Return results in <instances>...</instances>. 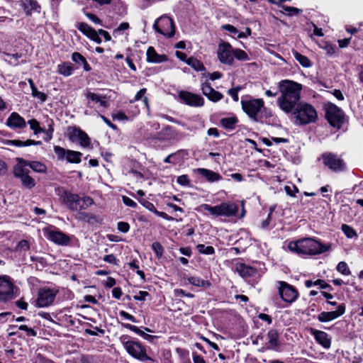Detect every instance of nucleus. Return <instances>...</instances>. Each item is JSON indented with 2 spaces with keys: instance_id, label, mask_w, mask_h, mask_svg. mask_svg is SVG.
I'll use <instances>...</instances> for the list:
<instances>
[{
  "instance_id": "obj_64",
  "label": "nucleus",
  "mask_w": 363,
  "mask_h": 363,
  "mask_svg": "<svg viewBox=\"0 0 363 363\" xmlns=\"http://www.w3.org/2000/svg\"><path fill=\"white\" fill-rule=\"evenodd\" d=\"M86 17L96 24H101V19L95 14L87 13H86Z\"/></svg>"
},
{
  "instance_id": "obj_16",
  "label": "nucleus",
  "mask_w": 363,
  "mask_h": 363,
  "mask_svg": "<svg viewBox=\"0 0 363 363\" xmlns=\"http://www.w3.org/2000/svg\"><path fill=\"white\" fill-rule=\"evenodd\" d=\"M44 235L48 240L59 245H67L70 242L69 237L57 229L45 228Z\"/></svg>"
},
{
  "instance_id": "obj_9",
  "label": "nucleus",
  "mask_w": 363,
  "mask_h": 363,
  "mask_svg": "<svg viewBox=\"0 0 363 363\" xmlns=\"http://www.w3.org/2000/svg\"><path fill=\"white\" fill-rule=\"evenodd\" d=\"M325 118L330 125L337 129H340L345 122L343 111L332 103L325 104Z\"/></svg>"
},
{
  "instance_id": "obj_11",
  "label": "nucleus",
  "mask_w": 363,
  "mask_h": 363,
  "mask_svg": "<svg viewBox=\"0 0 363 363\" xmlns=\"http://www.w3.org/2000/svg\"><path fill=\"white\" fill-rule=\"evenodd\" d=\"M278 292L281 298L287 303H294L298 297V292L292 285L284 281H278Z\"/></svg>"
},
{
  "instance_id": "obj_3",
  "label": "nucleus",
  "mask_w": 363,
  "mask_h": 363,
  "mask_svg": "<svg viewBox=\"0 0 363 363\" xmlns=\"http://www.w3.org/2000/svg\"><path fill=\"white\" fill-rule=\"evenodd\" d=\"M217 56L220 62L226 65H233L234 58L240 61L250 60L245 51L239 48L235 49L229 43L226 42H222L218 45Z\"/></svg>"
},
{
  "instance_id": "obj_24",
  "label": "nucleus",
  "mask_w": 363,
  "mask_h": 363,
  "mask_svg": "<svg viewBox=\"0 0 363 363\" xmlns=\"http://www.w3.org/2000/svg\"><path fill=\"white\" fill-rule=\"evenodd\" d=\"M86 98L88 100L87 106L92 107L91 103L98 104L99 106L106 108L108 103L105 101V97L95 93L87 91L85 94Z\"/></svg>"
},
{
  "instance_id": "obj_23",
  "label": "nucleus",
  "mask_w": 363,
  "mask_h": 363,
  "mask_svg": "<svg viewBox=\"0 0 363 363\" xmlns=\"http://www.w3.org/2000/svg\"><path fill=\"white\" fill-rule=\"evenodd\" d=\"M311 334L316 342L325 349H329L331 345V339L328 334L322 330L311 329Z\"/></svg>"
},
{
  "instance_id": "obj_30",
  "label": "nucleus",
  "mask_w": 363,
  "mask_h": 363,
  "mask_svg": "<svg viewBox=\"0 0 363 363\" xmlns=\"http://www.w3.org/2000/svg\"><path fill=\"white\" fill-rule=\"evenodd\" d=\"M57 72L65 77H69L73 74L74 67L69 62H63L57 65Z\"/></svg>"
},
{
  "instance_id": "obj_31",
  "label": "nucleus",
  "mask_w": 363,
  "mask_h": 363,
  "mask_svg": "<svg viewBox=\"0 0 363 363\" xmlns=\"http://www.w3.org/2000/svg\"><path fill=\"white\" fill-rule=\"evenodd\" d=\"M26 167H29L30 169H32L33 171L36 172L45 173L47 171L46 166L40 162L26 160Z\"/></svg>"
},
{
  "instance_id": "obj_42",
  "label": "nucleus",
  "mask_w": 363,
  "mask_h": 363,
  "mask_svg": "<svg viewBox=\"0 0 363 363\" xmlns=\"http://www.w3.org/2000/svg\"><path fill=\"white\" fill-rule=\"evenodd\" d=\"M28 123L30 125V128L34 131L35 135L44 131L43 129L40 128L39 122L35 119L29 120Z\"/></svg>"
},
{
  "instance_id": "obj_13",
  "label": "nucleus",
  "mask_w": 363,
  "mask_h": 363,
  "mask_svg": "<svg viewBox=\"0 0 363 363\" xmlns=\"http://www.w3.org/2000/svg\"><path fill=\"white\" fill-rule=\"evenodd\" d=\"M323 164L333 172H342L345 169V164L344 161L331 152H325L322 155Z\"/></svg>"
},
{
  "instance_id": "obj_21",
  "label": "nucleus",
  "mask_w": 363,
  "mask_h": 363,
  "mask_svg": "<svg viewBox=\"0 0 363 363\" xmlns=\"http://www.w3.org/2000/svg\"><path fill=\"white\" fill-rule=\"evenodd\" d=\"M176 135L175 130L169 125H166L152 136V140L168 141L174 139Z\"/></svg>"
},
{
  "instance_id": "obj_50",
  "label": "nucleus",
  "mask_w": 363,
  "mask_h": 363,
  "mask_svg": "<svg viewBox=\"0 0 363 363\" xmlns=\"http://www.w3.org/2000/svg\"><path fill=\"white\" fill-rule=\"evenodd\" d=\"M142 205L147 208V210L153 212L155 214L156 213V211H157L154 206V204L148 201L143 200L140 201Z\"/></svg>"
},
{
  "instance_id": "obj_54",
  "label": "nucleus",
  "mask_w": 363,
  "mask_h": 363,
  "mask_svg": "<svg viewBox=\"0 0 363 363\" xmlns=\"http://www.w3.org/2000/svg\"><path fill=\"white\" fill-rule=\"evenodd\" d=\"M174 293L175 296H177V297L187 296L189 298H193L194 296V294H192L191 293H186L184 291V290L181 289H174Z\"/></svg>"
},
{
  "instance_id": "obj_5",
  "label": "nucleus",
  "mask_w": 363,
  "mask_h": 363,
  "mask_svg": "<svg viewBox=\"0 0 363 363\" xmlns=\"http://www.w3.org/2000/svg\"><path fill=\"white\" fill-rule=\"evenodd\" d=\"M62 203L72 211H80L86 209L94 203L89 196L80 197L77 194L64 191L60 195Z\"/></svg>"
},
{
  "instance_id": "obj_10",
  "label": "nucleus",
  "mask_w": 363,
  "mask_h": 363,
  "mask_svg": "<svg viewBox=\"0 0 363 363\" xmlns=\"http://www.w3.org/2000/svg\"><path fill=\"white\" fill-rule=\"evenodd\" d=\"M155 30L168 38L172 37L175 33V26L173 20L164 15L158 18L153 24Z\"/></svg>"
},
{
  "instance_id": "obj_22",
  "label": "nucleus",
  "mask_w": 363,
  "mask_h": 363,
  "mask_svg": "<svg viewBox=\"0 0 363 363\" xmlns=\"http://www.w3.org/2000/svg\"><path fill=\"white\" fill-rule=\"evenodd\" d=\"M6 124L12 129L24 128L26 127L25 119L16 112H13L10 114Z\"/></svg>"
},
{
  "instance_id": "obj_19",
  "label": "nucleus",
  "mask_w": 363,
  "mask_h": 363,
  "mask_svg": "<svg viewBox=\"0 0 363 363\" xmlns=\"http://www.w3.org/2000/svg\"><path fill=\"white\" fill-rule=\"evenodd\" d=\"M346 307L345 303L337 306V310L333 311H323L317 317L320 323H327L332 321L340 317L345 313Z\"/></svg>"
},
{
  "instance_id": "obj_52",
  "label": "nucleus",
  "mask_w": 363,
  "mask_h": 363,
  "mask_svg": "<svg viewBox=\"0 0 363 363\" xmlns=\"http://www.w3.org/2000/svg\"><path fill=\"white\" fill-rule=\"evenodd\" d=\"M222 29L227 30L238 36V33H240L238 29L230 24H225L221 26Z\"/></svg>"
},
{
  "instance_id": "obj_48",
  "label": "nucleus",
  "mask_w": 363,
  "mask_h": 363,
  "mask_svg": "<svg viewBox=\"0 0 363 363\" xmlns=\"http://www.w3.org/2000/svg\"><path fill=\"white\" fill-rule=\"evenodd\" d=\"M177 182L182 186H189L190 184V180L188 176L186 174L178 177Z\"/></svg>"
},
{
  "instance_id": "obj_53",
  "label": "nucleus",
  "mask_w": 363,
  "mask_h": 363,
  "mask_svg": "<svg viewBox=\"0 0 363 363\" xmlns=\"http://www.w3.org/2000/svg\"><path fill=\"white\" fill-rule=\"evenodd\" d=\"M72 60L76 63H82L86 60L85 57L79 52H73L72 55Z\"/></svg>"
},
{
  "instance_id": "obj_18",
  "label": "nucleus",
  "mask_w": 363,
  "mask_h": 363,
  "mask_svg": "<svg viewBox=\"0 0 363 363\" xmlns=\"http://www.w3.org/2000/svg\"><path fill=\"white\" fill-rule=\"evenodd\" d=\"M68 135L72 142H78L83 147H87L90 145L91 140L89 137L85 132L79 128H69Z\"/></svg>"
},
{
  "instance_id": "obj_49",
  "label": "nucleus",
  "mask_w": 363,
  "mask_h": 363,
  "mask_svg": "<svg viewBox=\"0 0 363 363\" xmlns=\"http://www.w3.org/2000/svg\"><path fill=\"white\" fill-rule=\"evenodd\" d=\"M214 90L208 83H203L201 85V91L206 97Z\"/></svg>"
},
{
  "instance_id": "obj_15",
  "label": "nucleus",
  "mask_w": 363,
  "mask_h": 363,
  "mask_svg": "<svg viewBox=\"0 0 363 363\" xmlns=\"http://www.w3.org/2000/svg\"><path fill=\"white\" fill-rule=\"evenodd\" d=\"M57 290L48 287L40 289L36 299V304L38 307H47L50 306L57 294Z\"/></svg>"
},
{
  "instance_id": "obj_46",
  "label": "nucleus",
  "mask_w": 363,
  "mask_h": 363,
  "mask_svg": "<svg viewBox=\"0 0 363 363\" xmlns=\"http://www.w3.org/2000/svg\"><path fill=\"white\" fill-rule=\"evenodd\" d=\"M281 8L287 12L289 16H296L301 12V10L295 7L282 5Z\"/></svg>"
},
{
  "instance_id": "obj_41",
  "label": "nucleus",
  "mask_w": 363,
  "mask_h": 363,
  "mask_svg": "<svg viewBox=\"0 0 363 363\" xmlns=\"http://www.w3.org/2000/svg\"><path fill=\"white\" fill-rule=\"evenodd\" d=\"M77 28L79 31H81L83 34L86 35L87 37L91 34V33L94 30L91 26H89L86 23H79L77 25Z\"/></svg>"
},
{
  "instance_id": "obj_6",
  "label": "nucleus",
  "mask_w": 363,
  "mask_h": 363,
  "mask_svg": "<svg viewBox=\"0 0 363 363\" xmlns=\"http://www.w3.org/2000/svg\"><path fill=\"white\" fill-rule=\"evenodd\" d=\"M243 111L255 122H262L263 113L266 111L262 99H242Z\"/></svg>"
},
{
  "instance_id": "obj_35",
  "label": "nucleus",
  "mask_w": 363,
  "mask_h": 363,
  "mask_svg": "<svg viewBox=\"0 0 363 363\" xmlns=\"http://www.w3.org/2000/svg\"><path fill=\"white\" fill-rule=\"evenodd\" d=\"M278 337L279 334L276 330L272 329L269 330L267 333V340L270 347L274 348L278 345Z\"/></svg>"
},
{
  "instance_id": "obj_43",
  "label": "nucleus",
  "mask_w": 363,
  "mask_h": 363,
  "mask_svg": "<svg viewBox=\"0 0 363 363\" xmlns=\"http://www.w3.org/2000/svg\"><path fill=\"white\" fill-rule=\"evenodd\" d=\"M337 270L343 275L348 276L351 272L345 262H340L337 266Z\"/></svg>"
},
{
  "instance_id": "obj_38",
  "label": "nucleus",
  "mask_w": 363,
  "mask_h": 363,
  "mask_svg": "<svg viewBox=\"0 0 363 363\" xmlns=\"http://www.w3.org/2000/svg\"><path fill=\"white\" fill-rule=\"evenodd\" d=\"M186 64L194 68L196 71H203L205 69L203 65L197 59L189 57L186 60Z\"/></svg>"
},
{
  "instance_id": "obj_20",
  "label": "nucleus",
  "mask_w": 363,
  "mask_h": 363,
  "mask_svg": "<svg viewBox=\"0 0 363 363\" xmlns=\"http://www.w3.org/2000/svg\"><path fill=\"white\" fill-rule=\"evenodd\" d=\"M13 284L6 277H0V300L6 301L13 298Z\"/></svg>"
},
{
  "instance_id": "obj_51",
  "label": "nucleus",
  "mask_w": 363,
  "mask_h": 363,
  "mask_svg": "<svg viewBox=\"0 0 363 363\" xmlns=\"http://www.w3.org/2000/svg\"><path fill=\"white\" fill-rule=\"evenodd\" d=\"M99 30L96 31L95 30H94L91 34L88 36V38H89L91 40H94V42H96V43L98 44H100L101 43V38L99 37Z\"/></svg>"
},
{
  "instance_id": "obj_58",
  "label": "nucleus",
  "mask_w": 363,
  "mask_h": 363,
  "mask_svg": "<svg viewBox=\"0 0 363 363\" xmlns=\"http://www.w3.org/2000/svg\"><path fill=\"white\" fill-rule=\"evenodd\" d=\"M122 199L124 204L127 206L132 208H135L137 206V203L128 196H123Z\"/></svg>"
},
{
  "instance_id": "obj_2",
  "label": "nucleus",
  "mask_w": 363,
  "mask_h": 363,
  "mask_svg": "<svg viewBox=\"0 0 363 363\" xmlns=\"http://www.w3.org/2000/svg\"><path fill=\"white\" fill-rule=\"evenodd\" d=\"M288 249L298 255L314 256L330 251L332 244H323L319 240L306 238L289 242Z\"/></svg>"
},
{
  "instance_id": "obj_56",
  "label": "nucleus",
  "mask_w": 363,
  "mask_h": 363,
  "mask_svg": "<svg viewBox=\"0 0 363 363\" xmlns=\"http://www.w3.org/2000/svg\"><path fill=\"white\" fill-rule=\"evenodd\" d=\"M18 329L21 330H24V331H26L27 332V335H30V336H36L37 333L36 332L32 329V328H29L27 325H21L18 327Z\"/></svg>"
},
{
  "instance_id": "obj_63",
  "label": "nucleus",
  "mask_w": 363,
  "mask_h": 363,
  "mask_svg": "<svg viewBox=\"0 0 363 363\" xmlns=\"http://www.w3.org/2000/svg\"><path fill=\"white\" fill-rule=\"evenodd\" d=\"M238 91H239V88H233V89H230L228 90L229 95H230L231 97L233 99V100L235 101H238L239 99L238 94Z\"/></svg>"
},
{
  "instance_id": "obj_45",
  "label": "nucleus",
  "mask_w": 363,
  "mask_h": 363,
  "mask_svg": "<svg viewBox=\"0 0 363 363\" xmlns=\"http://www.w3.org/2000/svg\"><path fill=\"white\" fill-rule=\"evenodd\" d=\"M152 249L154 250L158 258H160L163 255L164 248L159 242H154L152 244Z\"/></svg>"
},
{
  "instance_id": "obj_39",
  "label": "nucleus",
  "mask_w": 363,
  "mask_h": 363,
  "mask_svg": "<svg viewBox=\"0 0 363 363\" xmlns=\"http://www.w3.org/2000/svg\"><path fill=\"white\" fill-rule=\"evenodd\" d=\"M341 230L347 238H353L354 237H357V234L354 229L347 224H342L341 226Z\"/></svg>"
},
{
  "instance_id": "obj_32",
  "label": "nucleus",
  "mask_w": 363,
  "mask_h": 363,
  "mask_svg": "<svg viewBox=\"0 0 363 363\" xmlns=\"http://www.w3.org/2000/svg\"><path fill=\"white\" fill-rule=\"evenodd\" d=\"M189 284L199 287L208 288L211 283L208 280H204L198 277H190L187 279Z\"/></svg>"
},
{
  "instance_id": "obj_60",
  "label": "nucleus",
  "mask_w": 363,
  "mask_h": 363,
  "mask_svg": "<svg viewBox=\"0 0 363 363\" xmlns=\"http://www.w3.org/2000/svg\"><path fill=\"white\" fill-rule=\"evenodd\" d=\"M149 296L148 292L145 291H140L138 295L134 296V299L137 301H145L146 297Z\"/></svg>"
},
{
  "instance_id": "obj_44",
  "label": "nucleus",
  "mask_w": 363,
  "mask_h": 363,
  "mask_svg": "<svg viewBox=\"0 0 363 363\" xmlns=\"http://www.w3.org/2000/svg\"><path fill=\"white\" fill-rule=\"evenodd\" d=\"M30 247V243L26 240H21L15 248L16 252H26L28 251Z\"/></svg>"
},
{
  "instance_id": "obj_7",
  "label": "nucleus",
  "mask_w": 363,
  "mask_h": 363,
  "mask_svg": "<svg viewBox=\"0 0 363 363\" xmlns=\"http://www.w3.org/2000/svg\"><path fill=\"white\" fill-rule=\"evenodd\" d=\"M199 208L212 216L225 217L235 216L239 210L238 206L233 202H223L214 206L203 203Z\"/></svg>"
},
{
  "instance_id": "obj_36",
  "label": "nucleus",
  "mask_w": 363,
  "mask_h": 363,
  "mask_svg": "<svg viewBox=\"0 0 363 363\" xmlns=\"http://www.w3.org/2000/svg\"><path fill=\"white\" fill-rule=\"evenodd\" d=\"M28 83L32 91V96L33 97L39 99L42 102L45 101L47 99V96L45 95V94L40 92L38 90L33 81L31 79H28Z\"/></svg>"
},
{
  "instance_id": "obj_25",
  "label": "nucleus",
  "mask_w": 363,
  "mask_h": 363,
  "mask_svg": "<svg viewBox=\"0 0 363 363\" xmlns=\"http://www.w3.org/2000/svg\"><path fill=\"white\" fill-rule=\"evenodd\" d=\"M147 61L151 63H161L167 61L166 55H159L153 47H149L147 50Z\"/></svg>"
},
{
  "instance_id": "obj_40",
  "label": "nucleus",
  "mask_w": 363,
  "mask_h": 363,
  "mask_svg": "<svg viewBox=\"0 0 363 363\" xmlns=\"http://www.w3.org/2000/svg\"><path fill=\"white\" fill-rule=\"evenodd\" d=\"M198 251L204 255H213L215 252V250L212 246H205L203 244H199L196 246Z\"/></svg>"
},
{
  "instance_id": "obj_29",
  "label": "nucleus",
  "mask_w": 363,
  "mask_h": 363,
  "mask_svg": "<svg viewBox=\"0 0 363 363\" xmlns=\"http://www.w3.org/2000/svg\"><path fill=\"white\" fill-rule=\"evenodd\" d=\"M22 6L27 15L30 14L32 11L38 13L40 11V5L36 1L34 0H23L22 1Z\"/></svg>"
},
{
  "instance_id": "obj_12",
  "label": "nucleus",
  "mask_w": 363,
  "mask_h": 363,
  "mask_svg": "<svg viewBox=\"0 0 363 363\" xmlns=\"http://www.w3.org/2000/svg\"><path fill=\"white\" fill-rule=\"evenodd\" d=\"M234 268L235 271L237 272L240 277L249 281H252L257 282L262 276L261 273L256 268L244 263H236Z\"/></svg>"
},
{
  "instance_id": "obj_61",
  "label": "nucleus",
  "mask_w": 363,
  "mask_h": 363,
  "mask_svg": "<svg viewBox=\"0 0 363 363\" xmlns=\"http://www.w3.org/2000/svg\"><path fill=\"white\" fill-rule=\"evenodd\" d=\"M319 286L320 289L331 290L332 287L330 284H327L324 280L318 279L316 280V285Z\"/></svg>"
},
{
  "instance_id": "obj_57",
  "label": "nucleus",
  "mask_w": 363,
  "mask_h": 363,
  "mask_svg": "<svg viewBox=\"0 0 363 363\" xmlns=\"http://www.w3.org/2000/svg\"><path fill=\"white\" fill-rule=\"evenodd\" d=\"M130 229V225L126 222L121 221L118 223V230L122 233H127Z\"/></svg>"
},
{
  "instance_id": "obj_14",
  "label": "nucleus",
  "mask_w": 363,
  "mask_h": 363,
  "mask_svg": "<svg viewBox=\"0 0 363 363\" xmlns=\"http://www.w3.org/2000/svg\"><path fill=\"white\" fill-rule=\"evenodd\" d=\"M54 152L57 156L58 160H66L69 163H80L82 154L80 152L66 150L60 146L54 147Z\"/></svg>"
},
{
  "instance_id": "obj_26",
  "label": "nucleus",
  "mask_w": 363,
  "mask_h": 363,
  "mask_svg": "<svg viewBox=\"0 0 363 363\" xmlns=\"http://www.w3.org/2000/svg\"><path fill=\"white\" fill-rule=\"evenodd\" d=\"M195 172L203 177L208 182H218L222 179L220 174L208 169L198 168L195 169Z\"/></svg>"
},
{
  "instance_id": "obj_27",
  "label": "nucleus",
  "mask_w": 363,
  "mask_h": 363,
  "mask_svg": "<svg viewBox=\"0 0 363 363\" xmlns=\"http://www.w3.org/2000/svg\"><path fill=\"white\" fill-rule=\"evenodd\" d=\"M123 325L130 330L135 333L136 334L139 335L142 337H143L145 340L152 342L154 340L157 339V337L155 335H151L149 334L145 333L144 331L141 330L138 327L129 324V323H124Z\"/></svg>"
},
{
  "instance_id": "obj_47",
  "label": "nucleus",
  "mask_w": 363,
  "mask_h": 363,
  "mask_svg": "<svg viewBox=\"0 0 363 363\" xmlns=\"http://www.w3.org/2000/svg\"><path fill=\"white\" fill-rule=\"evenodd\" d=\"M207 98L211 101L217 102L223 98V95L214 89Z\"/></svg>"
},
{
  "instance_id": "obj_28",
  "label": "nucleus",
  "mask_w": 363,
  "mask_h": 363,
  "mask_svg": "<svg viewBox=\"0 0 363 363\" xmlns=\"http://www.w3.org/2000/svg\"><path fill=\"white\" fill-rule=\"evenodd\" d=\"M78 218L85 220L90 225L101 223L103 221V219L101 217L91 213H80L78 215Z\"/></svg>"
},
{
  "instance_id": "obj_34",
  "label": "nucleus",
  "mask_w": 363,
  "mask_h": 363,
  "mask_svg": "<svg viewBox=\"0 0 363 363\" xmlns=\"http://www.w3.org/2000/svg\"><path fill=\"white\" fill-rule=\"evenodd\" d=\"M238 121V118L235 116H233L228 118H223L220 119V123L224 128L228 130H233Z\"/></svg>"
},
{
  "instance_id": "obj_8",
  "label": "nucleus",
  "mask_w": 363,
  "mask_h": 363,
  "mask_svg": "<svg viewBox=\"0 0 363 363\" xmlns=\"http://www.w3.org/2000/svg\"><path fill=\"white\" fill-rule=\"evenodd\" d=\"M17 164L13 167V175L16 178H19L22 184L28 188L32 189L35 185V182L29 175V169L26 167V160L23 158H17Z\"/></svg>"
},
{
  "instance_id": "obj_4",
  "label": "nucleus",
  "mask_w": 363,
  "mask_h": 363,
  "mask_svg": "<svg viewBox=\"0 0 363 363\" xmlns=\"http://www.w3.org/2000/svg\"><path fill=\"white\" fill-rule=\"evenodd\" d=\"M119 340L127 353L132 357L141 362H153V359L147 355L146 347L140 342L127 335H121Z\"/></svg>"
},
{
  "instance_id": "obj_37",
  "label": "nucleus",
  "mask_w": 363,
  "mask_h": 363,
  "mask_svg": "<svg viewBox=\"0 0 363 363\" xmlns=\"http://www.w3.org/2000/svg\"><path fill=\"white\" fill-rule=\"evenodd\" d=\"M293 55L296 61H298L303 67H310L311 66V62L307 57L301 55L297 51H294Z\"/></svg>"
},
{
  "instance_id": "obj_1",
  "label": "nucleus",
  "mask_w": 363,
  "mask_h": 363,
  "mask_svg": "<svg viewBox=\"0 0 363 363\" xmlns=\"http://www.w3.org/2000/svg\"><path fill=\"white\" fill-rule=\"evenodd\" d=\"M279 96L277 104L286 113H291L295 123L303 125L313 123L318 118L315 108L310 104L300 101L301 84L289 79L281 80L277 84Z\"/></svg>"
},
{
  "instance_id": "obj_55",
  "label": "nucleus",
  "mask_w": 363,
  "mask_h": 363,
  "mask_svg": "<svg viewBox=\"0 0 363 363\" xmlns=\"http://www.w3.org/2000/svg\"><path fill=\"white\" fill-rule=\"evenodd\" d=\"M103 260L106 262L117 265V259L113 254L107 255L104 257Z\"/></svg>"
},
{
  "instance_id": "obj_33",
  "label": "nucleus",
  "mask_w": 363,
  "mask_h": 363,
  "mask_svg": "<svg viewBox=\"0 0 363 363\" xmlns=\"http://www.w3.org/2000/svg\"><path fill=\"white\" fill-rule=\"evenodd\" d=\"M7 144L11 145L13 146H16V147H25V146H29L31 145H41L42 142L41 141H35V140H30V139L27 140L26 141H22L20 140H9Z\"/></svg>"
},
{
  "instance_id": "obj_17",
  "label": "nucleus",
  "mask_w": 363,
  "mask_h": 363,
  "mask_svg": "<svg viewBox=\"0 0 363 363\" xmlns=\"http://www.w3.org/2000/svg\"><path fill=\"white\" fill-rule=\"evenodd\" d=\"M178 97L182 103L189 106L201 107L204 104L203 97L187 91H180Z\"/></svg>"
},
{
  "instance_id": "obj_62",
  "label": "nucleus",
  "mask_w": 363,
  "mask_h": 363,
  "mask_svg": "<svg viewBox=\"0 0 363 363\" xmlns=\"http://www.w3.org/2000/svg\"><path fill=\"white\" fill-rule=\"evenodd\" d=\"M75 363H94L92 358L88 355H82Z\"/></svg>"
},
{
  "instance_id": "obj_59",
  "label": "nucleus",
  "mask_w": 363,
  "mask_h": 363,
  "mask_svg": "<svg viewBox=\"0 0 363 363\" xmlns=\"http://www.w3.org/2000/svg\"><path fill=\"white\" fill-rule=\"evenodd\" d=\"M119 315L121 317H123V318L129 320L131 322H133V323H136L137 322L135 318L133 315L129 314L128 313H127V312H125L124 311H121L119 312Z\"/></svg>"
}]
</instances>
